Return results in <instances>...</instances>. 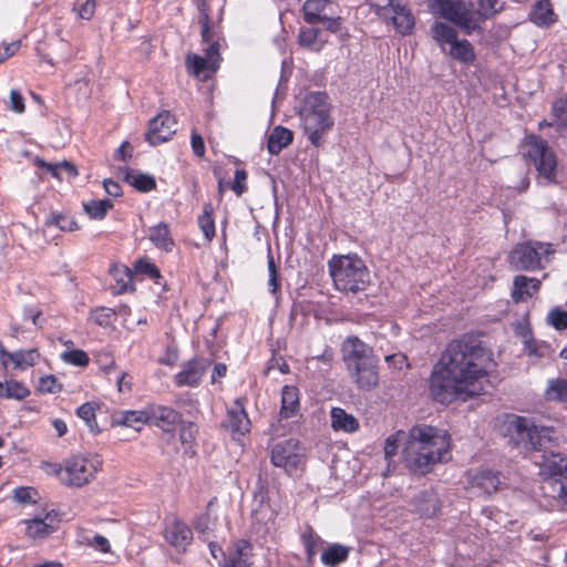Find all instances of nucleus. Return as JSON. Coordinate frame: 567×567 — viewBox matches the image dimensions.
Segmentation results:
<instances>
[{
	"label": "nucleus",
	"mask_w": 567,
	"mask_h": 567,
	"mask_svg": "<svg viewBox=\"0 0 567 567\" xmlns=\"http://www.w3.org/2000/svg\"><path fill=\"white\" fill-rule=\"evenodd\" d=\"M494 367L492 352L474 340H454L442 353L431 377L433 399L446 404L480 395Z\"/></svg>",
	"instance_id": "f257e3e1"
},
{
	"label": "nucleus",
	"mask_w": 567,
	"mask_h": 567,
	"mask_svg": "<svg viewBox=\"0 0 567 567\" xmlns=\"http://www.w3.org/2000/svg\"><path fill=\"white\" fill-rule=\"evenodd\" d=\"M507 432L516 444L534 452H542L540 461H536L550 478L544 485L548 496L567 505V456L554 452L558 437L550 427H538L532 421L522 416H512L507 421Z\"/></svg>",
	"instance_id": "f03ea898"
},
{
	"label": "nucleus",
	"mask_w": 567,
	"mask_h": 567,
	"mask_svg": "<svg viewBox=\"0 0 567 567\" xmlns=\"http://www.w3.org/2000/svg\"><path fill=\"white\" fill-rule=\"evenodd\" d=\"M451 460V436L445 430L415 425L406 436L403 461L413 473L425 475L439 463Z\"/></svg>",
	"instance_id": "7ed1b4c3"
},
{
	"label": "nucleus",
	"mask_w": 567,
	"mask_h": 567,
	"mask_svg": "<svg viewBox=\"0 0 567 567\" xmlns=\"http://www.w3.org/2000/svg\"><path fill=\"white\" fill-rule=\"evenodd\" d=\"M328 266L334 287L339 291L357 293L365 290L370 284V271L357 255L333 256Z\"/></svg>",
	"instance_id": "20e7f679"
},
{
	"label": "nucleus",
	"mask_w": 567,
	"mask_h": 567,
	"mask_svg": "<svg viewBox=\"0 0 567 567\" xmlns=\"http://www.w3.org/2000/svg\"><path fill=\"white\" fill-rule=\"evenodd\" d=\"M302 127L310 143L319 146L322 136L333 126L331 105L326 93H310L303 102L300 112Z\"/></svg>",
	"instance_id": "39448f33"
},
{
	"label": "nucleus",
	"mask_w": 567,
	"mask_h": 567,
	"mask_svg": "<svg viewBox=\"0 0 567 567\" xmlns=\"http://www.w3.org/2000/svg\"><path fill=\"white\" fill-rule=\"evenodd\" d=\"M554 252L555 249L550 243L528 240L516 245L508 260L515 270H537L546 267Z\"/></svg>",
	"instance_id": "423d86ee"
},
{
	"label": "nucleus",
	"mask_w": 567,
	"mask_h": 567,
	"mask_svg": "<svg viewBox=\"0 0 567 567\" xmlns=\"http://www.w3.org/2000/svg\"><path fill=\"white\" fill-rule=\"evenodd\" d=\"M526 156L534 163L540 178L548 184L557 183V157L547 141L529 136Z\"/></svg>",
	"instance_id": "0eeeda50"
},
{
	"label": "nucleus",
	"mask_w": 567,
	"mask_h": 567,
	"mask_svg": "<svg viewBox=\"0 0 567 567\" xmlns=\"http://www.w3.org/2000/svg\"><path fill=\"white\" fill-rule=\"evenodd\" d=\"M101 466L102 461L97 455L75 456L65 462L60 478L68 486L81 487L95 476Z\"/></svg>",
	"instance_id": "6e6552de"
},
{
	"label": "nucleus",
	"mask_w": 567,
	"mask_h": 567,
	"mask_svg": "<svg viewBox=\"0 0 567 567\" xmlns=\"http://www.w3.org/2000/svg\"><path fill=\"white\" fill-rule=\"evenodd\" d=\"M427 4L434 16L458 25L467 34L476 27L471 9L463 0H429Z\"/></svg>",
	"instance_id": "1a4fd4ad"
},
{
	"label": "nucleus",
	"mask_w": 567,
	"mask_h": 567,
	"mask_svg": "<svg viewBox=\"0 0 567 567\" xmlns=\"http://www.w3.org/2000/svg\"><path fill=\"white\" fill-rule=\"evenodd\" d=\"M270 460L274 466L281 467L291 474L302 464L303 450L298 440L287 439L272 446Z\"/></svg>",
	"instance_id": "9d476101"
},
{
	"label": "nucleus",
	"mask_w": 567,
	"mask_h": 567,
	"mask_svg": "<svg viewBox=\"0 0 567 567\" xmlns=\"http://www.w3.org/2000/svg\"><path fill=\"white\" fill-rule=\"evenodd\" d=\"M302 11L307 23H321L330 32L340 30V18L334 17L333 3L330 0H306Z\"/></svg>",
	"instance_id": "9b49d317"
},
{
	"label": "nucleus",
	"mask_w": 567,
	"mask_h": 567,
	"mask_svg": "<svg viewBox=\"0 0 567 567\" xmlns=\"http://www.w3.org/2000/svg\"><path fill=\"white\" fill-rule=\"evenodd\" d=\"M379 13L384 18H389L399 33L402 35L411 34L415 20L406 6L400 0H385V4L380 7Z\"/></svg>",
	"instance_id": "f8f14e48"
},
{
	"label": "nucleus",
	"mask_w": 567,
	"mask_h": 567,
	"mask_svg": "<svg viewBox=\"0 0 567 567\" xmlns=\"http://www.w3.org/2000/svg\"><path fill=\"white\" fill-rule=\"evenodd\" d=\"M175 117L164 111L151 120L150 127L146 133V141L151 145H157L168 141L177 131Z\"/></svg>",
	"instance_id": "ddd939ff"
},
{
	"label": "nucleus",
	"mask_w": 567,
	"mask_h": 567,
	"mask_svg": "<svg viewBox=\"0 0 567 567\" xmlns=\"http://www.w3.org/2000/svg\"><path fill=\"white\" fill-rule=\"evenodd\" d=\"M341 350L347 370L377 359L373 350L358 337H348L343 341Z\"/></svg>",
	"instance_id": "4468645a"
},
{
	"label": "nucleus",
	"mask_w": 567,
	"mask_h": 567,
	"mask_svg": "<svg viewBox=\"0 0 567 567\" xmlns=\"http://www.w3.org/2000/svg\"><path fill=\"white\" fill-rule=\"evenodd\" d=\"M209 365L210 361L204 358H196L187 361L175 375V384L177 386H197Z\"/></svg>",
	"instance_id": "2eb2a0df"
},
{
	"label": "nucleus",
	"mask_w": 567,
	"mask_h": 567,
	"mask_svg": "<svg viewBox=\"0 0 567 567\" xmlns=\"http://www.w3.org/2000/svg\"><path fill=\"white\" fill-rule=\"evenodd\" d=\"M164 538L176 550L185 553L187 547L192 544L193 532L185 522L174 518L166 524Z\"/></svg>",
	"instance_id": "dca6fc26"
},
{
	"label": "nucleus",
	"mask_w": 567,
	"mask_h": 567,
	"mask_svg": "<svg viewBox=\"0 0 567 567\" xmlns=\"http://www.w3.org/2000/svg\"><path fill=\"white\" fill-rule=\"evenodd\" d=\"M378 360L374 359L363 364L348 369L352 382L362 391H371L379 383Z\"/></svg>",
	"instance_id": "f3484780"
},
{
	"label": "nucleus",
	"mask_w": 567,
	"mask_h": 567,
	"mask_svg": "<svg viewBox=\"0 0 567 567\" xmlns=\"http://www.w3.org/2000/svg\"><path fill=\"white\" fill-rule=\"evenodd\" d=\"M23 523L27 525V535L35 539L52 534L58 528L59 519L55 513L49 512L43 518L35 517L23 520Z\"/></svg>",
	"instance_id": "a211bd4d"
},
{
	"label": "nucleus",
	"mask_w": 567,
	"mask_h": 567,
	"mask_svg": "<svg viewBox=\"0 0 567 567\" xmlns=\"http://www.w3.org/2000/svg\"><path fill=\"white\" fill-rule=\"evenodd\" d=\"M471 488L477 489V495H491L501 484L497 473L489 470H480L471 475Z\"/></svg>",
	"instance_id": "6ab92c4d"
},
{
	"label": "nucleus",
	"mask_w": 567,
	"mask_h": 567,
	"mask_svg": "<svg viewBox=\"0 0 567 567\" xmlns=\"http://www.w3.org/2000/svg\"><path fill=\"white\" fill-rule=\"evenodd\" d=\"M148 422H154L165 431H169L181 421V415L172 408L164 405H152L147 408Z\"/></svg>",
	"instance_id": "aec40b11"
},
{
	"label": "nucleus",
	"mask_w": 567,
	"mask_h": 567,
	"mask_svg": "<svg viewBox=\"0 0 567 567\" xmlns=\"http://www.w3.org/2000/svg\"><path fill=\"white\" fill-rule=\"evenodd\" d=\"M226 426L233 432L240 435L249 432L250 421L240 400H236L234 406L228 410Z\"/></svg>",
	"instance_id": "412c9836"
},
{
	"label": "nucleus",
	"mask_w": 567,
	"mask_h": 567,
	"mask_svg": "<svg viewBox=\"0 0 567 567\" xmlns=\"http://www.w3.org/2000/svg\"><path fill=\"white\" fill-rule=\"evenodd\" d=\"M540 280L518 275L514 278L512 297L515 302L526 301L540 288Z\"/></svg>",
	"instance_id": "4be33fe9"
},
{
	"label": "nucleus",
	"mask_w": 567,
	"mask_h": 567,
	"mask_svg": "<svg viewBox=\"0 0 567 567\" xmlns=\"http://www.w3.org/2000/svg\"><path fill=\"white\" fill-rule=\"evenodd\" d=\"M529 20L538 27H549L556 21L549 0H538L532 8Z\"/></svg>",
	"instance_id": "5701e85b"
},
{
	"label": "nucleus",
	"mask_w": 567,
	"mask_h": 567,
	"mask_svg": "<svg viewBox=\"0 0 567 567\" xmlns=\"http://www.w3.org/2000/svg\"><path fill=\"white\" fill-rule=\"evenodd\" d=\"M114 422L118 425L132 427L138 432L148 423L147 409L140 411H121L114 416Z\"/></svg>",
	"instance_id": "b1692460"
},
{
	"label": "nucleus",
	"mask_w": 567,
	"mask_h": 567,
	"mask_svg": "<svg viewBox=\"0 0 567 567\" xmlns=\"http://www.w3.org/2000/svg\"><path fill=\"white\" fill-rule=\"evenodd\" d=\"M331 426L334 431L352 433L359 429L358 420L341 408H333L330 412Z\"/></svg>",
	"instance_id": "393cba45"
},
{
	"label": "nucleus",
	"mask_w": 567,
	"mask_h": 567,
	"mask_svg": "<svg viewBox=\"0 0 567 567\" xmlns=\"http://www.w3.org/2000/svg\"><path fill=\"white\" fill-rule=\"evenodd\" d=\"M299 411V390L293 385H285L281 391V417L289 419Z\"/></svg>",
	"instance_id": "a878e982"
},
{
	"label": "nucleus",
	"mask_w": 567,
	"mask_h": 567,
	"mask_svg": "<svg viewBox=\"0 0 567 567\" xmlns=\"http://www.w3.org/2000/svg\"><path fill=\"white\" fill-rule=\"evenodd\" d=\"M116 285L113 287V293L120 295L133 290V270L123 265H114L110 269Z\"/></svg>",
	"instance_id": "bb28decb"
},
{
	"label": "nucleus",
	"mask_w": 567,
	"mask_h": 567,
	"mask_svg": "<svg viewBox=\"0 0 567 567\" xmlns=\"http://www.w3.org/2000/svg\"><path fill=\"white\" fill-rule=\"evenodd\" d=\"M34 164L39 168L45 171L47 173H50L53 177L60 181L63 179V175H66L69 178H73L78 175L76 167L72 163L66 161L53 164L47 163L40 158H35Z\"/></svg>",
	"instance_id": "cd10ccee"
},
{
	"label": "nucleus",
	"mask_w": 567,
	"mask_h": 567,
	"mask_svg": "<svg viewBox=\"0 0 567 567\" xmlns=\"http://www.w3.org/2000/svg\"><path fill=\"white\" fill-rule=\"evenodd\" d=\"M293 140L292 131L276 126L268 137V151L272 155H278L285 147H287Z\"/></svg>",
	"instance_id": "c85d7f7f"
},
{
	"label": "nucleus",
	"mask_w": 567,
	"mask_h": 567,
	"mask_svg": "<svg viewBox=\"0 0 567 567\" xmlns=\"http://www.w3.org/2000/svg\"><path fill=\"white\" fill-rule=\"evenodd\" d=\"M431 35L441 50L446 52L445 45L456 41L457 31L444 22H435L431 28Z\"/></svg>",
	"instance_id": "c756f323"
},
{
	"label": "nucleus",
	"mask_w": 567,
	"mask_h": 567,
	"mask_svg": "<svg viewBox=\"0 0 567 567\" xmlns=\"http://www.w3.org/2000/svg\"><path fill=\"white\" fill-rule=\"evenodd\" d=\"M250 544L246 540H240L236 544L235 549L229 554L225 567H250Z\"/></svg>",
	"instance_id": "7c9ffc66"
},
{
	"label": "nucleus",
	"mask_w": 567,
	"mask_h": 567,
	"mask_svg": "<svg viewBox=\"0 0 567 567\" xmlns=\"http://www.w3.org/2000/svg\"><path fill=\"white\" fill-rule=\"evenodd\" d=\"M446 53L454 60L463 63H472L475 60L474 48L468 40H458L450 44V50Z\"/></svg>",
	"instance_id": "2f4dec72"
},
{
	"label": "nucleus",
	"mask_w": 567,
	"mask_h": 567,
	"mask_svg": "<svg viewBox=\"0 0 567 567\" xmlns=\"http://www.w3.org/2000/svg\"><path fill=\"white\" fill-rule=\"evenodd\" d=\"M300 539L306 549L307 563L311 565L315 560L319 546L322 545V539L309 525L305 527Z\"/></svg>",
	"instance_id": "473e14b6"
},
{
	"label": "nucleus",
	"mask_w": 567,
	"mask_h": 567,
	"mask_svg": "<svg viewBox=\"0 0 567 567\" xmlns=\"http://www.w3.org/2000/svg\"><path fill=\"white\" fill-rule=\"evenodd\" d=\"M150 240L159 249L171 251L174 246V241L171 237V233L167 224H158L150 229Z\"/></svg>",
	"instance_id": "72a5a7b5"
},
{
	"label": "nucleus",
	"mask_w": 567,
	"mask_h": 567,
	"mask_svg": "<svg viewBox=\"0 0 567 567\" xmlns=\"http://www.w3.org/2000/svg\"><path fill=\"white\" fill-rule=\"evenodd\" d=\"M124 179L141 192H150L156 187L155 178L148 174L136 173L133 169H124Z\"/></svg>",
	"instance_id": "f704fd0d"
},
{
	"label": "nucleus",
	"mask_w": 567,
	"mask_h": 567,
	"mask_svg": "<svg viewBox=\"0 0 567 567\" xmlns=\"http://www.w3.org/2000/svg\"><path fill=\"white\" fill-rule=\"evenodd\" d=\"M328 40L322 37V32L317 28L303 29L299 33V43L312 51H320Z\"/></svg>",
	"instance_id": "c9c22d12"
},
{
	"label": "nucleus",
	"mask_w": 567,
	"mask_h": 567,
	"mask_svg": "<svg viewBox=\"0 0 567 567\" xmlns=\"http://www.w3.org/2000/svg\"><path fill=\"white\" fill-rule=\"evenodd\" d=\"M30 395V390L16 380L0 381V398L23 400Z\"/></svg>",
	"instance_id": "e433bc0d"
},
{
	"label": "nucleus",
	"mask_w": 567,
	"mask_h": 567,
	"mask_svg": "<svg viewBox=\"0 0 567 567\" xmlns=\"http://www.w3.org/2000/svg\"><path fill=\"white\" fill-rule=\"evenodd\" d=\"M111 208H113V202L109 198L83 203V209L91 219L102 220Z\"/></svg>",
	"instance_id": "4c0bfd02"
},
{
	"label": "nucleus",
	"mask_w": 567,
	"mask_h": 567,
	"mask_svg": "<svg viewBox=\"0 0 567 567\" xmlns=\"http://www.w3.org/2000/svg\"><path fill=\"white\" fill-rule=\"evenodd\" d=\"M348 547L339 544H333L321 554V561L323 565L328 567H334L344 561L348 558Z\"/></svg>",
	"instance_id": "58836bf2"
},
{
	"label": "nucleus",
	"mask_w": 567,
	"mask_h": 567,
	"mask_svg": "<svg viewBox=\"0 0 567 567\" xmlns=\"http://www.w3.org/2000/svg\"><path fill=\"white\" fill-rule=\"evenodd\" d=\"M417 505L416 508L421 515L431 517L434 516L439 508V498L433 493H421L416 498Z\"/></svg>",
	"instance_id": "ea45409f"
},
{
	"label": "nucleus",
	"mask_w": 567,
	"mask_h": 567,
	"mask_svg": "<svg viewBox=\"0 0 567 567\" xmlns=\"http://www.w3.org/2000/svg\"><path fill=\"white\" fill-rule=\"evenodd\" d=\"M40 354L37 349L19 350L10 354V361L14 364V368L24 370L29 367H33Z\"/></svg>",
	"instance_id": "a19ab883"
},
{
	"label": "nucleus",
	"mask_w": 567,
	"mask_h": 567,
	"mask_svg": "<svg viewBox=\"0 0 567 567\" xmlns=\"http://www.w3.org/2000/svg\"><path fill=\"white\" fill-rule=\"evenodd\" d=\"M545 394L550 401H567V379L550 380Z\"/></svg>",
	"instance_id": "79ce46f5"
},
{
	"label": "nucleus",
	"mask_w": 567,
	"mask_h": 567,
	"mask_svg": "<svg viewBox=\"0 0 567 567\" xmlns=\"http://www.w3.org/2000/svg\"><path fill=\"white\" fill-rule=\"evenodd\" d=\"M47 226H56L63 231H74L80 227L75 219L64 214L52 213L45 221Z\"/></svg>",
	"instance_id": "37998d69"
},
{
	"label": "nucleus",
	"mask_w": 567,
	"mask_h": 567,
	"mask_svg": "<svg viewBox=\"0 0 567 567\" xmlns=\"http://www.w3.org/2000/svg\"><path fill=\"white\" fill-rule=\"evenodd\" d=\"M198 225L206 239L212 240L215 237V223L213 219V206L210 203L204 205L203 214L198 217Z\"/></svg>",
	"instance_id": "c03bdc74"
},
{
	"label": "nucleus",
	"mask_w": 567,
	"mask_h": 567,
	"mask_svg": "<svg viewBox=\"0 0 567 567\" xmlns=\"http://www.w3.org/2000/svg\"><path fill=\"white\" fill-rule=\"evenodd\" d=\"M406 436L408 433L404 431H398L385 440L384 455L388 461H390L396 454L401 445H403V447L405 446Z\"/></svg>",
	"instance_id": "a18cd8bd"
},
{
	"label": "nucleus",
	"mask_w": 567,
	"mask_h": 567,
	"mask_svg": "<svg viewBox=\"0 0 567 567\" xmlns=\"http://www.w3.org/2000/svg\"><path fill=\"white\" fill-rule=\"evenodd\" d=\"M76 414L80 419H82L85 422L86 426L91 432H99L97 424L95 421V406L93 403L87 402L82 404L81 406L78 408Z\"/></svg>",
	"instance_id": "49530a36"
},
{
	"label": "nucleus",
	"mask_w": 567,
	"mask_h": 567,
	"mask_svg": "<svg viewBox=\"0 0 567 567\" xmlns=\"http://www.w3.org/2000/svg\"><path fill=\"white\" fill-rule=\"evenodd\" d=\"M37 390L43 394H55L62 390V384L58 381L55 375L49 374L40 378Z\"/></svg>",
	"instance_id": "de8ad7c7"
},
{
	"label": "nucleus",
	"mask_w": 567,
	"mask_h": 567,
	"mask_svg": "<svg viewBox=\"0 0 567 567\" xmlns=\"http://www.w3.org/2000/svg\"><path fill=\"white\" fill-rule=\"evenodd\" d=\"M61 359L76 367H85L90 361L87 353L80 349L63 352Z\"/></svg>",
	"instance_id": "09e8293b"
},
{
	"label": "nucleus",
	"mask_w": 567,
	"mask_h": 567,
	"mask_svg": "<svg viewBox=\"0 0 567 567\" xmlns=\"http://www.w3.org/2000/svg\"><path fill=\"white\" fill-rule=\"evenodd\" d=\"M114 317V310L106 307H100L91 311V319L101 327L110 326Z\"/></svg>",
	"instance_id": "8fccbe9b"
},
{
	"label": "nucleus",
	"mask_w": 567,
	"mask_h": 567,
	"mask_svg": "<svg viewBox=\"0 0 567 567\" xmlns=\"http://www.w3.org/2000/svg\"><path fill=\"white\" fill-rule=\"evenodd\" d=\"M134 271L136 274L147 275L150 278L157 280L161 278L158 268L151 261L145 259H138L134 265Z\"/></svg>",
	"instance_id": "3c124183"
},
{
	"label": "nucleus",
	"mask_w": 567,
	"mask_h": 567,
	"mask_svg": "<svg viewBox=\"0 0 567 567\" xmlns=\"http://www.w3.org/2000/svg\"><path fill=\"white\" fill-rule=\"evenodd\" d=\"M186 65L188 70L197 76L207 68V65H209V63L203 56L189 54L186 58Z\"/></svg>",
	"instance_id": "603ef678"
},
{
	"label": "nucleus",
	"mask_w": 567,
	"mask_h": 567,
	"mask_svg": "<svg viewBox=\"0 0 567 567\" xmlns=\"http://www.w3.org/2000/svg\"><path fill=\"white\" fill-rule=\"evenodd\" d=\"M548 322L557 330L567 329V312L561 309H554L548 313Z\"/></svg>",
	"instance_id": "864d4df0"
},
{
	"label": "nucleus",
	"mask_w": 567,
	"mask_h": 567,
	"mask_svg": "<svg viewBox=\"0 0 567 567\" xmlns=\"http://www.w3.org/2000/svg\"><path fill=\"white\" fill-rule=\"evenodd\" d=\"M498 0H480L478 13L484 18H489L499 11Z\"/></svg>",
	"instance_id": "5fc2aeb1"
},
{
	"label": "nucleus",
	"mask_w": 567,
	"mask_h": 567,
	"mask_svg": "<svg viewBox=\"0 0 567 567\" xmlns=\"http://www.w3.org/2000/svg\"><path fill=\"white\" fill-rule=\"evenodd\" d=\"M246 179H247V173L244 169H237L235 172V178L233 184V190L237 196L243 195L247 187H246Z\"/></svg>",
	"instance_id": "6e6d98bb"
},
{
	"label": "nucleus",
	"mask_w": 567,
	"mask_h": 567,
	"mask_svg": "<svg viewBox=\"0 0 567 567\" xmlns=\"http://www.w3.org/2000/svg\"><path fill=\"white\" fill-rule=\"evenodd\" d=\"M196 426L188 422L186 424H183L179 430V440L183 444H192L195 440L196 435Z\"/></svg>",
	"instance_id": "4d7b16f0"
},
{
	"label": "nucleus",
	"mask_w": 567,
	"mask_h": 567,
	"mask_svg": "<svg viewBox=\"0 0 567 567\" xmlns=\"http://www.w3.org/2000/svg\"><path fill=\"white\" fill-rule=\"evenodd\" d=\"M87 545L105 554L111 551L110 542L102 535H95L87 539Z\"/></svg>",
	"instance_id": "13d9d810"
},
{
	"label": "nucleus",
	"mask_w": 567,
	"mask_h": 567,
	"mask_svg": "<svg viewBox=\"0 0 567 567\" xmlns=\"http://www.w3.org/2000/svg\"><path fill=\"white\" fill-rule=\"evenodd\" d=\"M35 494L32 487H19L14 491V499L23 504L31 503Z\"/></svg>",
	"instance_id": "bf43d9fd"
},
{
	"label": "nucleus",
	"mask_w": 567,
	"mask_h": 567,
	"mask_svg": "<svg viewBox=\"0 0 567 567\" xmlns=\"http://www.w3.org/2000/svg\"><path fill=\"white\" fill-rule=\"evenodd\" d=\"M24 102L21 93L18 90H11L10 91V110H12L16 113H23L24 112Z\"/></svg>",
	"instance_id": "052dcab7"
},
{
	"label": "nucleus",
	"mask_w": 567,
	"mask_h": 567,
	"mask_svg": "<svg viewBox=\"0 0 567 567\" xmlns=\"http://www.w3.org/2000/svg\"><path fill=\"white\" fill-rule=\"evenodd\" d=\"M219 58V49L218 43L214 42L208 45V48L205 51V59L209 63V68L216 69V63Z\"/></svg>",
	"instance_id": "680f3d73"
},
{
	"label": "nucleus",
	"mask_w": 567,
	"mask_h": 567,
	"mask_svg": "<svg viewBox=\"0 0 567 567\" xmlns=\"http://www.w3.org/2000/svg\"><path fill=\"white\" fill-rule=\"evenodd\" d=\"M192 148L196 156L203 157L205 155V144L203 137L196 133H192Z\"/></svg>",
	"instance_id": "e2e57ef3"
},
{
	"label": "nucleus",
	"mask_w": 567,
	"mask_h": 567,
	"mask_svg": "<svg viewBox=\"0 0 567 567\" xmlns=\"http://www.w3.org/2000/svg\"><path fill=\"white\" fill-rule=\"evenodd\" d=\"M20 47V41H13L6 45H0V63L13 55Z\"/></svg>",
	"instance_id": "0e129e2a"
},
{
	"label": "nucleus",
	"mask_w": 567,
	"mask_h": 567,
	"mask_svg": "<svg viewBox=\"0 0 567 567\" xmlns=\"http://www.w3.org/2000/svg\"><path fill=\"white\" fill-rule=\"evenodd\" d=\"M95 0H86L79 9V16L82 19L90 20L95 12Z\"/></svg>",
	"instance_id": "69168bd1"
},
{
	"label": "nucleus",
	"mask_w": 567,
	"mask_h": 567,
	"mask_svg": "<svg viewBox=\"0 0 567 567\" xmlns=\"http://www.w3.org/2000/svg\"><path fill=\"white\" fill-rule=\"evenodd\" d=\"M133 147L128 142L122 143V145L115 151V158L118 161H127L132 157Z\"/></svg>",
	"instance_id": "338daca9"
},
{
	"label": "nucleus",
	"mask_w": 567,
	"mask_h": 567,
	"mask_svg": "<svg viewBox=\"0 0 567 567\" xmlns=\"http://www.w3.org/2000/svg\"><path fill=\"white\" fill-rule=\"evenodd\" d=\"M270 516L269 506L260 503L259 506L252 512V519L257 523H262Z\"/></svg>",
	"instance_id": "774afa93"
}]
</instances>
